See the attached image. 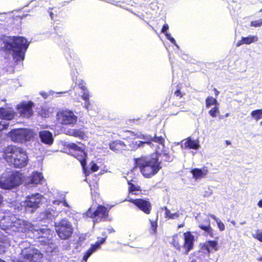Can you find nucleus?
Returning <instances> with one entry per match:
<instances>
[{
  "mask_svg": "<svg viewBox=\"0 0 262 262\" xmlns=\"http://www.w3.org/2000/svg\"><path fill=\"white\" fill-rule=\"evenodd\" d=\"M0 40L4 45L1 51L10 53L13 52V58L16 61L24 59L25 53L29 45L27 39L23 36L3 35Z\"/></svg>",
  "mask_w": 262,
  "mask_h": 262,
  "instance_id": "nucleus-1",
  "label": "nucleus"
},
{
  "mask_svg": "<svg viewBox=\"0 0 262 262\" xmlns=\"http://www.w3.org/2000/svg\"><path fill=\"white\" fill-rule=\"evenodd\" d=\"M1 228L7 233H25L32 230L33 225L20 219L17 214L6 212L0 221Z\"/></svg>",
  "mask_w": 262,
  "mask_h": 262,
  "instance_id": "nucleus-2",
  "label": "nucleus"
},
{
  "mask_svg": "<svg viewBox=\"0 0 262 262\" xmlns=\"http://www.w3.org/2000/svg\"><path fill=\"white\" fill-rule=\"evenodd\" d=\"M134 168L139 169L145 178H150L162 168L161 162L157 155L142 156L134 159Z\"/></svg>",
  "mask_w": 262,
  "mask_h": 262,
  "instance_id": "nucleus-3",
  "label": "nucleus"
},
{
  "mask_svg": "<svg viewBox=\"0 0 262 262\" xmlns=\"http://www.w3.org/2000/svg\"><path fill=\"white\" fill-rule=\"evenodd\" d=\"M25 180L26 176L20 170L6 171L0 176V188L12 189L21 185Z\"/></svg>",
  "mask_w": 262,
  "mask_h": 262,
  "instance_id": "nucleus-4",
  "label": "nucleus"
},
{
  "mask_svg": "<svg viewBox=\"0 0 262 262\" xmlns=\"http://www.w3.org/2000/svg\"><path fill=\"white\" fill-rule=\"evenodd\" d=\"M184 243L181 245V237L178 234L172 236L171 245L178 251H180L182 248L184 249V253L187 255L193 249L194 243V236L190 231H187L183 233Z\"/></svg>",
  "mask_w": 262,
  "mask_h": 262,
  "instance_id": "nucleus-5",
  "label": "nucleus"
},
{
  "mask_svg": "<svg viewBox=\"0 0 262 262\" xmlns=\"http://www.w3.org/2000/svg\"><path fill=\"white\" fill-rule=\"evenodd\" d=\"M56 232L61 239L69 238L73 233V227L71 223L66 219L61 220L55 225Z\"/></svg>",
  "mask_w": 262,
  "mask_h": 262,
  "instance_id": "nucleus-6",
  "label": "nucleus"
},
{
  "mask_svg": "<svg viewBox=\"0 0 262 262\" xmlns=\"http://www.w3.org/2000/svg\"><path fill=\"white\" fill-rule=\"evenodd\" d=\"M66 148L71 152L72 155L80 162L82 168L85 172L86 170L87 154L84 149L78 146L75 143H69L66 145Z\"/></svg>",
  "mask_w": 262,
  "mask_h": 262,
  "instance_id": "nucleus-7",
  "label": "nucleus"
},
{
  "mask_svg": "<svg viewBox=\"0 0 262 262\" xmlns=\"http://www.w3.org/2000/svg\"><path fill=\"white\" fill-rule=\"evenodd\" d=\"M110 209L102 205H98L95 210L89 208L85 212L86 217L98 220L100 221H106L109 215Z\"/></svg>",
  "mask_w": 262,
  "mask_h": 262,
  "instance_id": "nucleus-8",
  "label": "nucleus"
},
{
  "mask_svg": "<svg viewBox=\"0 0 262 262\" xmlns=\"http://www.w3.org/2000/svg\"><path fill=\"white\" fill-rule=\"evenodd\" d=\"M42 254L30 247L23 249L20 253V258L15 260L22 262H40Z\"/></svg>",
  "mask_w": 262,
  "mask_h": 262,
  "instance_id": "nucleus-9",
  "label": "nucleus"
},
{
  "mask_svg": "<svg viewBox=\"0 0 262 262\" xmlns=\"http://www.w3.org/2000/svg\"><path fill=\"white\" fill-rule=\"evenodd\" d=\"M7 136L14 142L24 143L30 141L32 135L31 132L26 128H17L10 131Z\"/></svg>",
  "mask_w": 262,
  "mask_h": 262,
  "instance_id": "nucleus-10",
  "label": "nucleus"
},
{
  "mask_svg": "<svg viewBox=\"0 0 262 262\" xmlns=\"http://www.w3.org/2000/svg\"><path fill=\"white\" fill-rule=\"evenodd\" d=\"M56 117L57 121L64 125H73L76 123L78 119L73 112L68 110H59Z\"/></svg>",
  "mask_w": 262,
  "mask_h": 262,
  "instance_id": "nucleus-11",
  "label": "nucleus"
},
{
  "mask_svg": "<svg viewBox=\"0 0 262 262\" xmlns=\"http://www.w3.org/2000/svg\"><path fill=\"white\" fill-rule=\"evenodd\" d=\"M23 150L24 149L20 147L9 145L4 148L3 151V158L10 165L14 159L16 158Z\"/></svg>",
  "mask_w": 262,
  "mask_h": 262,
  "instance_id": "nucleus-12",
  "label": "nucleus"
},
{
  "mask_svg": "<svg viewBox=\"0 0 262 262\" xmlns=\"http://www.w3.org/2000/svg\"><path fill=\"white\" fill-rule=\"evenodd\" d=\"M126 201L134 204L139 210L146 214H149L151 213L152 205L148 199L129 198Z\"/></svg>",
  "mask_w": 262,
  "mask_h": 262,
  "instance_id": "nucleus-13",
  "label": "nucleus"
},
{
  "mask_svg": "<svg viewBox=\"0 0 262 262\" xmlns=\"http://www.w3.org/2000/svg\"><path fill=\"white\" fill-rule=\"evenodd\" d=\"M34 106V103L31 101L27 102H22L17 105V110L20 114V115L25 118H30L33 114L32 107Z\"/></svg>",
  "mask_w": 262,
  "mask_h": 262,
  "instance_id": "nucleus-14",
  "label": "nucleus"
},
{
  "mask_svg": "<svg viewBox=\"0 0 262 262\" xmlns=\"http://www.w3.org/2000/svg\"><path fill=\"white\" fill-rule=\"evenodd\" d=\"M40 199L41 196L38 193L28 196L27 200L24 202V206L26 209H31V211L33 212L39 207Z\"/></svg>",
  "mask_w": 262,
  "mask_h": 262,
  "instance_id": "nucleus-15",
  "label": "nucleus"
},
{
  "mask_svg": "<svg viewBox=\"0 0 262 262\" xmlns=\"http://www.w3.org/2000/svg\"><path fill=\"white\" fill-rule=\"evenodd\" d=\"M102 237H98V240L94 244H92L90 247L87 250V251L84 253V255H83V260L86 261L93 252L98 249L101 244H103L105 243L107 237L106 233L105 232H102Z\"/></svg>",
  "mask_w": 262,
  "mask_h": 262,
  "instance_id": "nucleus-16",
  "label": "nucleus"
},
{
  "mask_svg": "<svg viewBox=\"0 0 262 262\" xmlns=\"http://www.w3.org/2000/svg\"><path fill=\"white\" fill-rule=\"evenodd\" d=\"M28 161L29 159L27 152L24 149L18 155L16 158L14 159L10 165L15 168H21L27 165Z\"/></svg>",
  "mask_w": 262,
  "mask_h": 262,
  "instance_id": "nucleus-17",
  "label": "nucleus"
},
{
  "mask_svg": "<svg viewBox=\"0 0 262 262\" xmlns=\"http://www.w3.org/2000/svg\"><path fill=\"white\" fill-rule=\"evenodd\" d=\"M201 249L204 253L209 255L211 251H216L219 250L218 243L215 240L207 241L202 245Z\"/></svg>",
  "mask_w": 262,
  "mask_h": 262,
  "instance_id": "nucleus-18",
  "label": "nucleus"
},
{
  "mask_svg": "<svg viewBox=\"0 0 262 262\" xmlns=\"http://www.w3.org/2000/svg\"><path fill=\"white\" fill-rule=\"evenodd\" d=\"M39 136L42 143L51 145L54 142L52 133L48 130H42L39 132Z\"/></svg>",
  "mask_w": 262,
  "mask_h": 262,
  "instance_id": "nucleus-19",
  "label": "nucleus"
},
{
  "mask_svg": "<svg viewBox=\"0 0 262 262\" xmlns=\"http://www.w3.org/2000/svg\"><path fill=\"white\" fill-rule=\"evenodd\" d=\"M193 178L195 180H200L204 177L208 173V170L207 167H203L202 169L195 168L191 170Z\"/></svg>",
  "mask_w": 262,
  "mask_h": 262,
  "instance_id": "nucleus-20",
  "label": "nucleus"
},
{
  "mask_svg": "<svg viewBox=\"0 0 262 262\" xmlns=\"http://www.w3.org/2000/svg\"><path fill=\"white\" fill-rule=\"evenodd\" d=\"M205 225L200 224L198 227L201 230L204 231L205 235L206 236H209L211 237L214 236L213 230L210 225V221L209 219H206L204 220Z\"/></svg>",
  "mask_w": 262,
  "mask_h": 262,
  "instance_id": "nucleus-21",
  "label": "nucleus"
},
{
  "mask_svg": "<svg viewBox=\"0 0 262 262\" xmlns=\"http://www.w3.org/2000/svg\"><path fill=\"white\" fill-rule=\"evenodd\" d=\"M143 139L146 140V144H150L152 142H155L157 143H158L160 145H162V146H164V143H165V138L162 137V136H157L156 135H155V136L152 137L150 136H143Z\"/></svg>",
  "mask_w": 262,
  "mask_h": 262,
  "instance_id": "nucleus-22",
  "label": "nucleus"
},
{
  "mask_svg": "<svg viewBox=\"0 0 262 262\" xmlns=\"http://www.w3.org/2000/svg\"><path fill=\"white\" fill-rule=\"evenodd\" d=\"M126 147L125 143L120 140L114 141L110 143V148L115 152L125 150Z\"/></svg>",
  "mask_w": 262,
  "mask_h": 262,
  "instance_id": "nucleus-23",
  "label": "nucleus"
},
{
  "mask_svg": "<svg viewBox=\"0 0 262 262\" xmlns=\"http://www.w3.org/2000/svg\"><path fill=\"white\" fill-rule=\"evenodd\" d=\"M184 142V147L189 149H198L200 145L198 140H192L191 137L186 138Z\"/></svg>",
  "mask_w": 262,
  "mask_h": 262,
  "instance_id": "nucleus-24",
  "label": "nucleus"
},
{
  "mask_svg": "<svg viewBox=\"0 0 262 262\" xmlns=\"http://www.w3.org/2000/svg\"><path fill=\"white\" fill-rule=\"evenodd\" d=\"M258 39V37L256 35L242 37L241 39L237 41L236 46L239 47L243 44L249 45L252 42L257 41Z\"/></svg>",
  "mask_w": 262,
  "mask_h": 262,
  "instance_id": "nucleus-25",
  "label": "nucleus"
},
{
  "mask_svg": "<svg viewBox=\"0 0 262 262\" xmlns=\"http://www.w3.org/2000/svg\"><path fill=\"white\" fill-rule=\"evenodd\" d=\"M14 117V113L6 108H0V118L10 120Z\"/></svg>",
  "mask_w": 262,
  "mask_h": 262,
  "instance_id": "nucleus-26",
  "label": "nucleus"
},
{
  "mask_svg": "<svg viewBox=\"0 0 262 262\" xmlns=\"http://www.w3.org/2000/svg\"><path fill=\"white\" fill-rule=\"evenodd\" d=\"M52 233L47 235H41L39 238L40 243L42 245H50L53 244V241L52 239Z\"/></svg>",
  "mask_w": 262,
  "mask_h": 262,
  "instance_id": "nucleus-27",
  "label": "nucleus"
},
{
  "mask_svg": "<svg viewBox=\"0 0 262 262\" xmlns=\"http://www.w3.org/2000/svg\"><path fill=\"white\" fill-rule=\"evenodd\" d=\"M43 179L42 174L37 171L32 173L31 177L30 183L32 184H39Z\"/></svg>",
  "mask_w": 262,
  "mask_h": 262,
  "instance_id": "nucleus-28",
  "label": "nucleus"
},
{
  "mask_svg": "<svg viewBox=\"0 0 262 262\" xmlns=\"http://www.w3.org/2000/svg\"><path fill=\"white\" fill-rule=\"evenodd\" d=\"M81 98L85 101L84 107L87 110H89L91 106V103L90 101V95L89 91L83 92V94L81 95Z\"/></svg>",
  "mask_w": 262,
  "mask_h": 262,
  "instance_id": "nucleus-29",
  "label": "nucleus"
},
{
  "mask_svg": "<svg viewBox=\"0 0 262 262\" xmlns=\"http://www.w3.org/2000/svg\"><path fill=\"white\" fill-rule=\"evenodd\" d=\"M206 103V107L208 108L210 107L211 105H219V104L216 98H214L212 97L208 96L206 98L205 100Z\"/></svg>",
  "mask_w": 262,
  "mask_h": 262,
  "instance_id": "nucleus-30",
  "label": "nucleus"
},
{
  "mask_svg": "<svg viewBox=\"0 0 262 262\" xmlns=\"http://www.w3.org/2000/svg\"><path fill=\"white\" fill-rule=\"evenodd\" d=\"M165 217L167 219H174L179 217V214L177 212L172 213L167 207H164Z\"/></svg>",
  "mask_w": 262,
  "mask_h": 262,
  "instance_id": "nucleus-31",
  "label": "nucleus"
},
{
  "mask_svg": "<svg viewBox=\"0 0 262 262\" xmlns=\"http://www.w3.org/2000/svg\"><path fill=\"white\" fill-rule=\"evenodd\" d=\"M150 224V230L151 233L155 234L157 232V228H158V217L155 220H149Z\"/></svg>",
  "mask_w": 262,
  "mask_h": 262,
  "instance_id": "nucleus-32",
  "label": "nucleus"
},
{
  "mask_svg": "<svg viewBox=\"0 0 262 262\" xmlns=\"http://www.w3.org/2000/svg\"><path fill=\"white\" fill-rule=\"evenodd\" d=\"M251 116L256 121L262 118V109L255 110L251 112Z\"/></svg>",
  "mask_w": 262,
  "mask_h": 262,
  "instance_id": "nucleus-33",
  "label": "nucleus"
},
{
  "mask_svg": "<svg viewBox=\"0 0 262 262\" xmlns=\"http://www.w3.org/2000/svg\"><path fill=\"white\" fill-rule=\"evenodd\" d=\"M71 135L74 137H77L81 139H83L85 134L83 131H81L80 129H74Z\"/></svg>",
  "mask_w": 262,
  "mask_h": 262,
  "instance_id": "nucleus-34",
  "label": "nucleus"
},
{
  "mask_svg": "<svg viewBox=\"0 0 262 262\" xmlns=\"http://www.w3.org/2000/svg\"><path fill=\"white\" fill-rule=\"evenodd\" d=\"M219 105H215L212 107L209 111V114L213 118L217 116V115L220 113Z\"/></svg>",
  "mask_w": 262,
  "mask_h": 262,
  "instance_id": "nucleus-35",
  "label": "nucleus"
},
{
  "mask_svg": "<svg viewBox=\"0 0 262 262\" xmlns=\"http://www.w3.org/2000/svg\"><path fill=\"white\" fill-rule=\"evenodd\" d=\"M127 184L129 185L128 191L129 192H133L135 191H141L140 188L138 186L135 185L130 181H127Z\"/></svg>",
  "mask_w": 262,
  "mask_h": 262,
  "instance_id": "nucleus-36",
  "label": "nucleus"
},
{
  "mask_svg": "<svg viewBox=\"0 0 262 262\" xmlns=\"http://www.w3.org/2000/svg\"><path fill=\"white\" fill-rule=\"evenodd\" d=\"M252 236L258 241L262 243V231L260 230H257L255 233L252 234Z\"/></svg>",
  "mask_w": 262,
  "mask_h": 262,
  "instance_id": "nucleus-37",
  "label": "nucleus"
},
{
  "mask_svg": "<svg viewBox=\"0 0 262 262\" xmlns=\"http://www.w3.org/2000/svg\"><path fill=\"white\" fill-rule=\"evenodd\" d=\"M174 95L179 98H182L185 95V93L181 91L180 88H178L174 91Z\"/></svg>",
  "mask_w": 262,
  "mask_h": 262,
  "instance_id": "nucleus-38",
  "label": "nucleus"
},
{
  "mask_svg": "<svg viewBox=\"0 0 262 262\" xmlns=\"http://www.w3.org/2000/svg\"><path fill=\"white\" fill-rule=\"evenodd\" d=\"M37 231H39L40 233H42L43 234L47 235L50 233H52V231L51 229L46 228H39V229L37 230Z\"/></svg>",
  "mask_w": 262,
  "mask_h": 262,
  "instance_id": "nucleus-39",
  "label": "nucleus"
},
{
  "mask_svg": "<svg viewBox=\"0 0 262 262\" xmlns=\"http://www.w3.org/2000/svg\"><path fill=\"white\" fill-rule=\"evenodd\" d=\"M39 114L41 117L46 118L49 115L48 111L46 109L42 108L39 112Z\"/></svg>",
  "mask_w": 262,
  "mask_h": 262,
  "instance_id": "nucleus-40",
  "label": "nucleus"
},
{
  "mask_svg": "<svg viewBox=\"0 0 262 262\" xmlns=\"http://www.w3.org/2000/svg\"><path fill=\"white\" fill-rule=\"evenodd\" d=\"M250 25L251 26L254 27H259L261 26L260 20L252 21L250 23Z\"/></svg>",
  "mask_w": 262,
  "mask_h": 262,
  "instance_id": "nucleus-41",
  "label": "nucleus"
},
{
  "mask_svg": "<svg viewBox=\"0 0 262 262\" xmlns=\"http://www.w3.org/2000/svg\"><path fill=\"white\" fill-rule=\"evenodd\" d=\"M92 172H96L99 170V166L95 163L92 162V165L90 168Z\"/></svg>",
  "mask_w": 262,
  "mask_h": 262,
  "instance_id": "nucleus-42",
  "label": "nucleus"
},
{
  "mask_svg": "<svg viewBox=\"0 0 262 262\" xmlns=\"http://www.w3.org/2000/svg\"><path fill=\"white\" fill-rule=\"evenodd\" d=\"M216 223L220 230L221 231H224L225 229V225L224 223H222L221 221H216Z\"/></svg>",
  "mask_w": 262,
  "mask_h": 262,
  "instance_id": "nucleus-43",
  "label": "nucleus"
},
{
  "mask_svg": "<svg viewBox=\"0 0 262 262\" xmlns=\"http://www.w3.org/2000/svg\"><path fill=\"white\" fill-rule=\"evenodd\" d=\"M168 29H169V26H168V24H165L163 25V26L162 27V28L161 29V32L162 33H164L166 35V34H168L167 33V31Z\"/></svg>",
  "mask_w": 262,
  "mask_h": 262,
  "instance_id": "nucleus-44",
  "label": "nucleus"
},
{
  "mask_svg": "<svg viewBox=\"0 0 262 262\" xmlns=\"http://www.w3.org/2000/svg\"><path fill=\"white\" fill-rule=\"evenodd\" d=\"M133 144L137 147H139L143 146L144 144H146V140L145 141H136L135 142H133Z\"/></svg>",
  "mask_w": 262,
  "mask_h": 262,
  "instance_id": "nucleus-45",
  "label": "nucleus"
},
{
  "mask_svg": "<svg viewBox=\"0 0 262 262\" xmlns=\"http://www.w3.org/2000/svg\"><path fill=\"white\" fill-rule=\"evenodd\" d=\"M79 88L82 90L83 92L88 91L86 86H85V83L81 82L79 84Z\"/></svg>",
  "mask_w": 262,
  "mask_h": 262,
  "instance_id": "nucleus-46",
  "label": "nucleus"
},
{
  "mask_svg": "<svg viewBox=\"0 0 262 262\" xmlns=\"http://www.w3.org/2000/svg\"><path fill=\"white\" fill-rule=\"evenodd\" d=\"M163 156L165 157V160L168 162H170L172 160L171 158L169 156V155L167 153H164L163 154Z\"/></svg>",
  "mask_w": 262,
  "mask_h": 262,
  "instance_id": "nucleus-47",
  "label": "nucleus"
},
{
  "mask_svg": "<svg viewBox=\"0 0 262 262\" xmlns=\"http://www.w3.org/2000/svg\"><path fill=\"white\" fill-rule=\"evenodd\" d=\"M166 36L167 38L171 42L175 44L176 43V40L175 39L172 37H171L170 34H166Z\"/></svg>",
  "mask_w": 262,
  "mask_h": 262,
  "instance_id": "nucleus-48",
  "label": "nucleus"
},
{
  "mask_svg": "<svg viewBox=\"0 0 262 262\" xmlns=\"http://www.w3.org/2000/svg\"><path fill=\"white\" fill-rule=\"evenodd\" d=\"M8 126V124H2L1 122H0V131L7 129Z\"/></svg>",
  "mask_w": 262,
  "mask_h": 262,
  "instance_id": "nucleus-49",
  "label": "nucleus"
},
{
  "mask_svg": "<svg viewBox=\"0 0 262 262\" xmlns=\"http://www.w3.org/2000/svg\"><path fill=\"white\" fill-rule=\"evenodd\" d=\"M213 91L214 92L215 96L217 97L219 95L220 92L216 88L213 89Z\"/></svg>",
  "mask_w": 262,
  "mask_h": 262,
  "instance_id": "nucleus-50",
  "label": "nucleus"
},
{
  "mask_svg": "<svg viewBox=\"0 0 262 262\" xmlns=\"http://www.w3.org/2000/svg\"><path fill=\"white\" fill-rule=\"evenodd\" d=\"M108 232L109 233H114L115 232V230L113 228H110L108 229Z\"/></svg>",
  "mask_w": 262,
  "mask_h": 262,
  "instance_id": "nucleus-51",
  "label": "nucleus"
},
{
  "mask_svg": "<svg viewBox=\"0 0 262 262\" xmlns=\"http://www.w3.org/2000/svg\"><path fill=\"white\" fill-rule=\"evenodd\" d=\"M257 205L258 207L262 208V199L258 202Z\"/></svg>",
  "mask_w": 262,
  "mask_h": 262,
  "instance_id": "nucleus-52",
  "label": "nucleus"
},
{
  "mask_svg": "<svg viewBox=\"0 0 262 262\" xmlns=\"http://www.w3.org/2000/svg\"><path fill=\"white\" fill-rule=\"evenodd\" d=\"M62 204H63V205L65 207H70L66 200H64L62 201Z\"/></svg>",
  "mask_w": 262,
  "mask_h": 262,
  "instance_id": "nucleus-53",
  "label": "nucleus"
},
{
  "mask_svg": "<svg viewBox=\"0 0 262 262\" xmlns=\"http://www.w3.org/2000/svg\"><path fill=\"white\" fill-rule=\"evenodd\" d=\"M184 226H185V223H184V222H183L182 224H179L178 225V229L181 228L182 227H183Z\"/></svg>",
  "mask_w": 262,
  "mask_h": 262,
  "instance_id": "nucleus-54",
  "label": "nucleus"
},
{
  "mask_svg": "<svg viewBox=\"0 0 262 262\" xmlns=\"http://www.w3.org/2000/svg\"><path fill=\"white\" fill-rule=\"evenodd\" d=\"M49 13H50V17H51V18H52V19H53V17H54V14H53V13L52 11H50V12H49Z\"/></svg>",
  "mask_w": 262,
  "mask_h": 262,
  "instance_id": "nucleus-55",
  "label": "nucleus"
},
{
  "mask_svg": "<svg viewBox=\"0 0 262 262\" xmlns=\"http://www.w3.org/2000/svg\"><path fill=\"white\" fill-rule=\"evenodd\" d=\"M257 260L258 262H262V256H260L257 258Z\"/></svg>",
  "mask_w": 262,
  "mask_h": 262,
  "instance_id": "nucleus-56",
  "label": "nucleus"
},
{
  "mask_svg": "<svg viewBox=\"0 0 262 262\" xmlns=\"http://www.w3.org/2000/svg\"><path fill=\"white\" fill-rule=\"evenodd\" d=\"M211 217L215 221H219L218 219H216V217L214 215H211Z\"/></svg>",
  "mask_w": 262,
  "mask_h": 262,
  "instance_id": "nucleus-57",
  "label": "nucleus"
},
{
  "mask_svg": "<svg viewBox=\"0 0 262 262\" xmlns=\"http://www.w3.org/2000/svg\"><path fill=\"white\" fill-rule=\"evenodd\" d=\"M226 144H227V145H230V144H231V142H230L229 141H228V140H226Z\"/></svg>",
  "mask_w": 262,
  "mask_h": 262,
  "instance_id": "nucleus-58",
  "label": "nucleus"
},
{
  "mask_svg": "<svg viewBox=\"0 0 262 262\" xmlns=\"http://www.w3.org/2000/svg\"><path fill=\"white\" fill-rule=\"evenodd\" d=\"M259 20H260V21L261 26H262V18L259 19Z\"/></svg>",
  "mask_w": 262,
  "mask_h": 262,
  "instance_id": "nucleus-59",
  "label": "nucleus"
},
{
  "mask_svg": "<svg viewBox=\"0 0 262 262\" xmlns=\"http://www.w3.org/2000/svg\"><path fill=\"white\" fill-rule=\"evenodd\" d=\"M0 262H6L5 261L0 259Z\"/></svg>",
  "mask_w": 262,
  "mask_h": 262,
  "instance_id": "nucleus-60",
  "label": "nucleus"
},
{
  "mask_svg": "<svg viewBox=\"0 0 262 262\" xmlns=\"http://www.w3.org/2000/svg\"><path fill=\"white\" fill-rule=\"evenodd\" d=\"M78 143L79 144L83 145V144L81 142H78Z\"/></svg>",
  "mask_w": 262,
  "mask_h": 262,
  "instance_id": "nucleus-61",
  "label": "nucleus"
},
{
  "mask_svg": "<svg viewBox=\"0 0 262 262\" xmlns=\"http://www.w3.org/2000/svg\"><path fill=\"white\" fill-rule=\"evenodd\" d=\"M190 262H196V261L195 260H192L190 261Z\"/></svg>",
  "mask_w": 262,
  "mask_h": 262,
  "instance_id": "nucleus-62",
  "label": "nucleus"
},
{
  "mask_svg": "<svg viewBox=\"0 0 262 262\" xmlns=\"http://www.w3.org/2000/svg\"><path fill=\"white\" fill-rule=\"evenodd\" d=\"M260 125H262V121L260 122Z\"/></svg>",
  "mask_w": 262,
  "mask_h": 262,
  "instance_id": "nucleus-63",
  "label": "nucleus"
}]
</instances>
